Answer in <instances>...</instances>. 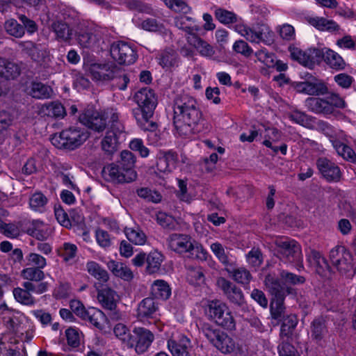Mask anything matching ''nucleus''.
<instances>
[{
    "label": "nucleus",
    "instance_id": "f257e3e1",
    "mask_svg": "<svg viewBox=\"0 0 356 356\" xmlns=\"http://www.w3.org/2000/svg\"><path fill=\"white\" fill-rule=\"evenodd\" d=\"M202 118L196 100L188 95H179L173 106V124L180 136L195 133V128Z\"/></svg>",
    "mask_w": 356,
    "mask_h": 356
},
{
    "label": "nucleus",
    "instance_id": "f03ea898",
    "mask_svg": "<svg viewBox=\"0 0 356 356\" xmlns=\"http://www.w3.org/2000/svg\"><path fill=\"white\" fill-rule=\"evenodd\" d=\"M88 137L89 134L84 128L70 127L54 134L51 143L57 148L74 150L83 144Z\"/></svg>",
    "mask_w": 356,
    "mask_h": 356
},
{
    "label": "nucleus",
    "instance_id": "7ed1b4c3",
    "mask_svg": "<svg viewBox=\"0 0 356 356\" xmlns=\"http://www.w3.org/2000/svg\"><path fill=\"white\" fill-rule=\"evenodd\" d=\"M92 78L96 81H109L118 79V88L124 90L129 82V79L119 67L110 63H92L89 67Z\"/></svg>",
    "mask_w": 356,
    "mask_h": 356
},
{
    "label": "nucleus",
    "instance_id": "20e7f679",
    "mask_svg": "<svg viewBox=\"0 0 356 356\" xmlns=\"http://www.w3.org/2000/svg\"><path fill=\"white\" fill-rule=\"evenodd\" d=\"M200 330L207 340L222 353L227 354L234 350L235 341L225 332L208 323H202Z\"/></svg>",
    "mask_w": 356,
    "mask_h": 356
},
{
    "label": "nucleus",
    "instance_id": "39448f33",
    "mask_svg": "<svg viewBox=\"0 0 356 356\" xmlns=\"http://www.w3.org/2000/svg\"><path fill=\"white\" fill-rule=\"evenodd\" d=\"M113 114L118 113L112 109L99 112L92 106H88L79 115V120L81 124L88 129L95 132L101 133L107 127L108 119V122L112 124Z\"/></svg>",
    "mask_w": 356,
    "mask_h": 356
},
{
    "label": "nucleus",
    "instance_id": "423d86ee",
    "mask_svg": "<svg viewBox=\"0 0 356 356\" xmlns=\"http://www.w3.org/2000/svg\"><path fill=\"white\" fill-rule=\"evenodd\" d=\"M205 313L218 325L229 330L235 329V321L227 305L218 300H208Z\"/></svg>",
    "mask_w": 356,
    "mask_h": 356
},
{
    "label": "nucleus",
    "instance_id": "0eeeda50",
    "mask_svg": "<svg viewBox=\"0 0 356 356\" xmlns=\"http://www.w3.org/2000/svg\"><path fill=\"white\" fill-rule=\"evenodd\" d=\"M236 31L251 42H262L271 45L275 41V33L265 24H258L256 27L250 28L244 24H237Z\"/></svg>",
    "mask_w": 356,
    "mask_h": 356
},
{
    "label": "nucleus",
    "instance_id": "6e6552de",
    "mask_svg": "<svg viewBox=\"0 0 356 356\" xmlns=\"http://www.w3.org/2000/svg\"><path fill=\"white\" fill-rule=\"evenodd\" d=\"M330 259L332 265L341 275L351 276L355 268L352 254L344 246L338 245L330 252Z\"/></svg>",
    "mask_w": 356,
    "mask_h": 356
},
{
    "label": "nucleus",
    "instance_id": "1a4fd4ad",
    "mask_svg": "<svg viewBox=\"0 0 356 356\" xmlns=\"http://www.w3.org/2000/svg\"><path fill=\"white\" fill-rule=\"evenodd\" d=\"M112 124L101 141V148L105 154L112 156L119 147V137L124 131L123 125L118 122V115H112Z\"/></svg>",
    "mask_w": 356,
    "mask_h": 356
},
{
    "label": "nucleus",
    "instance_id": "9d476101",
    "mask_svg": "<svg viewBox=\"0 0 356 356\" xmlns=\"http://www.w3.org/2000/svg\"><path fill=\"white\" fill-rule=\"evenodd\" d=\"M22 287H17L13 290L15 300L24 305L33 306L36 300L31 293L40 295L48 291L49 283L40 282L39 285H33L31 282H24Z\"/></svg>",
    "mask_w": 356,
    "mask_h": 356
},
{
    "label": "nucleus",
    "instance_id": "9b49d317",
    "mask_svg": "<svg viewBox=\"0 0 356 356\" xmlns=\"http://www.w3.org/2000/svg\"><path fill=\"white\" fill-rule=\"evenodd\" d=\"M71 308L76 315L82 320L89 322L99 330L104 329V323L106 321V317L101 310L95 307L86 309L79 301L72 302Z\"/></svg>",
    "mask_w": 356,
    "mask_h": 356
},
{
    "label": "nucleus",
    "instance_id": "f8f14e48",
    "mask_svg": "<svg viewBox=\"0 0 356 356\" xmlns=\"http://www.w3.org/2000/svg\"><path fill=\"white\" fill-rule=\"evenodd\" d=\"M134 101L138 108L134 111L138 113H144L147 117H152L157 105V98L154 91L148 87H145L138 90L134 95Z\"/></svg>",
    "mask_w": 356,
    "mask_h": 356
},
{
    "label": "nucleus",
    "instance_id": "ddd939ff",
    "mask_svg": "<svg viewBox=\"0 0 356 356\" xmlns=\"http://www.w3.org/2000/svg\"><path fill=\"white\" fill-rule=\"evenodd\" d=\"M111 57L120 65H130L137 58L136 53L127 42L118 41L111 46Z\"/></svg>",
    "mask_w": 356,
    "mask_h": 356
},
{
    "label": "nucleus",
    "instance_id": "4468645a",
    "mask_svg": "<svg viewBox=\"0 0 356 356\" xmlns=\"http://www.w3.org/2000/svg\"><path fill=\"white\" fill-rule=\"evenodd\" d=\"M281 259L289 263L302 261L300 245L294 240H280L276 243Z\"/></svg>",
    "mask_w": 356,
    "mask_h": 356
},
{
    "label": "nucleus",
    "instance_id": "2eb2a0df",
    "mask_svg": "<svg viewBox=\"0 0 356 356\" xmlns=\"http://www.w3.org/2000/svg\"><path fill=\"white\" fill-rule=\"evenodd\" d=\"M102 174L106 181L113 183H129L137 177L136 171H124L119 165L115 163L104 167Z\"/></svg>",
    "mask_w": 356,
    "mask_h": 356
},
{
    "label": "nucleus",
    "instance_id": "dca6fc26",
    "mask_svg": "<svg viewBox=\"0 0 356 356\" xmlns=\"http://www.w3.org/2000/svg\"><path fill=\"white\" fill-rule=\"evenodd\" d=\"M132 341L129 344V348H134L138 354L145 353L150 347L154 339L152 332L144 327H135L133 330Z\"/></svg>",
    "mask_w": 356,
    "mask_h": 356
},
{
    "label": "nucleus",
    "instance_id": "f3484780",
    "mask_svg": "<svg viewBox=\"0 0 356 356\" xmlns=\"http://www.w3.org/2000/svg\"><path fill=\"white\" fill-rule=\"evenodd\" d=\"M217 285L234 305L242 306L245 303V298L241 289L229 280L220 277L217 280Z\"/></svg>",
    "mask_w": 356,
    "mask_h": 356
},
{
    "label": "nucleus",
    "instance_id": "a211bd4d",
    "mask_svg": "<svg viewBox=\"0 0 356 356\" xmlns=\"http://www.w3.org/2000/svg\"><path fill=\"white\" fill-rule=\"evenodd\" d=\"M316 166L323 178L329 182H337L340 180L341 172L340 168L334 163L325 157L317 159Z\"/></svg>",
    "mask_w": 356,
    "mask_h": 356
},
{
    "label": "nucleus",
    "instance_id": "6ab92c4d",
    "mask_svg": "<svg viewBox=\"0 0 356 356\" xmlns=\"http://www.w3.org/2000/svg\"><path fill=\"white\" fill-rule=\"evenodd\" d=\"M264 284L273 298L285 297L286 294L293 293V289L281 284L280 280L274 275L268 274L265 277Z\"/></svg>",
    "mask_w": 356,
    "mask_h": 356
},
{
    "label": "nucleus",
    "instance_id": "aec40b11",
    "mask_svg": "<svg viewBox=\"0 0 356 356\" xmlns=\"http://www.w3.org/2000/svg\"><path fill=\"white\" fill-rule=\"evenodd\" d=\"M191 237L186 234H172L167 239L168 247L175 252L184 254L193 247Z\"/></svg>",
    "mask_w": 356,
    "mask_h": 356
},
{
    "label": "nucleus",
    "instance_id": "412c9836",
    "mask_svg": "<svg viewBox=\"0 0 356 356\" xmlns=\"http://www.w3.org/2000/svg\"><path fill=\"white\" fill-rule=\"evenodd\" d=\"M167 346L172 356H191V341L186 336L168 339Z\"/></svg>",
    "mask_w": 356,
    "mask_h": 356
},
{
    "label": "nucleus",
    "instance_id": "4be33fe9",
    "mask_svg": "<svg viewBox=\"0 0 356 356\" xmlns=\"http://www.w3.org/2000/svg\"><path fill=\"white\" fill-rule=\"evenodd\" d=\"M49 29L54 33L56 40L60 42H70L72 40V29L63 20H54L49 26Z\"/></svg>",
    "mask_w": 356,
    "mask_h": 356
},
{
    "label": "nucleus",
    "instance_id": "5701e85b",
    "mask_svg": "<svg viewBox=\"0 0 356 356\" xmlns=\"http://www.w3.org/2000/svg\"><path fill=\"white\" fill-rule=\"evenodd\" d=\"M0 318L6 327L13 332H19L20 321L15 312L10 309L5 303L0 305Z\"/></svg>",
    "mask_w": 356,
    "mask_h": 356
},
{
    "label": "nucleus",
    "instance_id": "b1692460",
    "mask_svg": "<svg viewBox=\"0 0 356 356\" xmlns=\"http://www.w3.org/2000/svg\"><path fill=\"white\" fill-rule=\"evenodd\" d=\"M327 319L324 316L315 318L311 323V337L316 342L322 341L328 333Z\"/></svg>",
    "mask_w": 356,
    "mask_h": 356
},
{
    "label": "nucleus",
    "instance_id": "393cba45",
    "mask_svg": "<svg viewBox=\"0 0 356 356\" xmlns=\"http://www.w3.org/2000/svg\"><path fill=\"white\" fill-rule=\"evenodd\" d=\"M159 64L165 70H170L179 65V58L177 52L171 49L167 48L161 51L157 57Z\"/></svg>",
    "mask_w": 356,
    "mask_h": 356
},
{
    "label": "nucleus",
    "instance_id": "a878e982",
    "mask_svg": "<svg viewBox=\"0 0 356 356\" xmlns=\"http://www.w3.org/2000/svg\"><path fill=\"white\" fill-rule=\"evenodd\" d=\"M26 233L39 241L46 240L50 235V229L47 225L42 220H33L30 222Z\"/></svg>",
    "mask_w": 356,
    "mask_h": 356
},
{
    "label": "nucleus",
    "instance_id": "bb28decb",
    "mask_svg": "<svg viewBox=\"0 0 356 356\" xmlns=\"http://www.w3.org/2000/svg\"><path fill=\"white\" fill-rule=\"evenodd\" d=\"M305 106L309 111L316 114L324 115L332 114V108L325 98L308 97L305 101Z\"/></svg>",
    "mask_w": 356,
    "mask_h": 356
},
{
    "label": "nucleus",
    "instance_id": "cd10ccee",
    "mask_svg": "<svg viewBox=\"0 0 356 356\" xmlns=\"http://www.w3.org/2000/svg\"><path fill=\"white\" fill-rule=\"evenodd\" d=\"M308 260L315 268L316 272L321 276L326 277L330 273V266L319 252L314 250H311Z\"/></svg>",
    "mask_w": 356,
    "mask_h": 356
},
{
    "label": "nucleus",
    "instance_id": "c85d7f7f",
    "mask_svg": "<svg viewBox=\"0 0 356 356\" xmlns=\"http://www.w3.org/2000/svg\"><path fill=\"white\" fill-rule=\"evenodd\" d=\"M158 303L152 298L143 299L138 305L137 316L142 319L145 318H153L158 311Z\"/></svg>",
    "mask_w": 356,
    "mask_h": 356
},
{
    "label": "nucleus",
    "instance_id": "c756f323",
    "mask_svg": "<svg viewBox=\"0 0 356 356\" xmlns=\"http://www.w3.org/2000/svg\"><path fill=\"white\" fill-rule=\"evenodd\" d=\"M116 293L110 288H103L98 291L97 300L102 307L107 310L114 311L117 307Z\"/></svg>",
    "mask_w": 356,
    "mask_h": 356
},
{
    "label": "nucleus",
    "instance_id": "7c9ffc66",
    "mask_svg": "<svg viewBox=\"0 0 356 356\" xmlns=\"http://www.w3.org/2000/svg\"><path fill=\"white\" fill-rule=\"evenodd\" d=\"M210 249L218 260L225 266V270L231 268L236 264V259L229 255V252H225L224 246L220 243H211Z\"/></svg>",
    "mask_w": 356,
    "mask_h": 356
},
{
    "label": "nucleus",
    "instance_id": "2f4dec72",
    "mask_svg": "<svg viewBox=\"0 0 356 356\" xmlns=\"http://www.w3.org/2000/svg\"><path fill=\"white\" fill-rule=\"evenodd\" d=\"M177 154L171 151L165 152L161 155L156 162V168L159 171L163 173L170 172L176 167Z\"/></svg>",
    "mask_w": 356,
    "mask_h": 356
},
{
    "label": "nucleus",
    "instance_id": "473e14b6",
    "mask_svg": "<svg viewBox=\"0 0 356 356\" xmlns=\"http://www.w3.org/2000/svg\"><path fill=\"white\" fill-rule=\"evenodd\" d=\"M236 263L231 268H227L225 270L232 278L238 284L244 286L248 285L252 280V276L250 271L244 267L236 268Z\"/></svg>",
    "mask_w": 356,
    "mask_h": 356
},
{
    "label": "nucleus",
    "instance_id": "72a5a7b5",
    "mask_svg": "<svg viewBox=\"0 0 356 356\" xmlns=\"http://www.w3.org/2000/svg\"><path fill=\"white\" fill-rule=\"evenodd\" d=\"M186 40L188 42L193 46L203 56L211 57L215 54L213 47L200 38L197 33L187 36Z\"/></svg>",
    "mask_w": 356,
    "mask_h": 356
},
{
    "label": "nucleus",
    "instance_id": "f704fd0d",
    "mask_svg": "<svg viewBox=\"0 0 356 356\" xmlns=\"http://www.w3.org/2000/svg\"><path fill=\"white\" fill-rule=\"evenodd\" d=\"M20 276L25 282H31L33 285H39L40 282H43L45 277L44 273L42 270L36 268L33 266H27L20 272Z\"/></svg>",
    "mask_w": 356,
    "mask_h": 356
},
{
    "label": "nucleus",
    "instance_id": "c9c22d12",
    "mask_svg": "<svg viewBox=\"0 0 356 356\" xmlns=\"http://www.w3.org/2000/svg\"><path fill=\"white\" fill-rule=\"evenodd\" d=\"M41 113L53 118H63L66 115L65 107L59 102L43 104L41 107Z\"/></svg>",
    "mask_w": 356,
    "mask_h": 356
},
{
    "label": "nucleus",
    "instance_id": "e433bc0d",
    "mask_svg": "<svg viewBox=\"0 0 356 356\" xmlns=\"http://www.w3.org/2000/svg\"><path fill=\"white\" fill-rule=\"evenodd\" d=\"M151 292L153 296L152 298L165 300L171 295V289L165 281L157 280L153 282Z\"/></svg>",
    "mask_w": 356,
    "mask_h": 356
},
{
    "label": "nucleus",
    "instance_id": "4c0bfd02",
    "mask_svg": "<svg viewBox=\"0 0 356 356\" xmlns=\"http://www.w3.org/2000/svg\"><path fill=\"white\" fill-rule=\"evenodd\" d=\"M193 24V19L191 17L180 15L174 18V24L179 29L183 30L187 34V36L195 35L199 31V28Z\"/></svg>",
    "mask_w": 356,
    "mask_h": 356
},
{
    "label": "nucleus",
    "instance_id": "58836bf2",
    "mask_svg": "<svg viewBox=\"0 0 356 356\" xmlns=\"http://www.w3.org/2000/svg\"><path fill=\"white\" fill-rule=\"evenodd\" d=\"M86 270L91 276L99 282H106L108 280L109 276L107 271L95 261H88L86 265Z\"/></svg>",
    "mask_w": 356,
    "mask_h": 356
},
{
    "label": "nucleus",
    "instance_id": "ea45409f",
    "mask_svg": "<svg viewBox=\"0 0 356 356\" xmlns=\"http://www.w3.org/2000/svg\"><path fill=\"white\" fill-rule=\"evenodd\" d=\"M331 68L340 70L345 67L346 63L342 57L337 52L325 49V60Z\"/></svg>",
    "mask_w": 356,
    "mask_h": 356
},
{
    "label": "nucleus",
    "instance_id": "a19ab883",
    "mask_svg": "<svg viewBox=\"0 0 356 356\" xmlns=\"http://www.w3.org/2000/svg\"><path fill=\"white\" fill-rule=\"evenodd\" d=\"M2 70L0 72V77L6 79H14L20 74V68L15 63L10 62L5 58L2 66Z\"/></svg>",
    "mask_w": 356,
    "mask_h": 356
},
{
    "label": "nucleus",
    "instance_id": "79ce46f5",
    "mask_svg": "<svg viewBox=\"0 0 356 356\" xmlns=\"http://www.w3.org/2000/svg\"><path fill=\"white\" fill-rule=\"evenodd\" d=\"M4 29L8 35L16 38H21L25 34L24 26L15 19L6 20L4 23Z\"/></svg>",
    "mask_w": 356,
    "mask_h": 356
},
{
    "label": "nucleus",
    "instance_id": "37998d69",
    "mask_svg": "<svg viewBox=\"0 0 356 356\" xmlns=\"http://www.w3.org/2000/svg\"><path fill=\"white\" fill-rule=\"evenodd\" d=\"M163 261V255L159 252H152L147 257V272L149 274L155 273L160 269Z\"/></svg>",
    "mask_w": 356,
    "mask_h": 356
},
{
    "label": "nucleus",
    "instance_id": "c03bdc74",
    "mask_svg": "<svg viewBox=\"0 0 356 356\" xmlns=\"http://www.w3.org/2000/svg\"><path fill=\"white\" fill-rule=\"evenodd\" d=\"M333 147L337 154L342 156L345 160L354 163L356 161V154L355 151L349 146L341 143L340 141H334Z\"/></svg>",
    "mask_w": 356,
    "mask_h": 356
},
{
    "label": "nucleus",
    "instance_id": "a18cd8bd",
    "mask_svg": "<svg viewBox=\"0 0 356 356\" xmlns=\"http://www.w3.org/2000/svg\"><path fill=\"white\" fill-rule=\"evenodd\" d=\"M289 51L292 59L305 67H311L312 61L309 59V51H305L294 46H290Z\"/></svg>",
    "mask_w": 356,
    "mask_h": 356
},
{
    "label": "nucleus",
    "instance_id": "49530a36",
    "mask_svg": "<svg viewBox=\"0 0 356 356\" xmlns=\"http://www.w3.org/2000/svg\"><path fill=\"white\" fill-rule=\"evenodd\" d=\"M51 88L40 82H33L31 85V95L36 99H46L51 96Z\"/></svg>",
    "mask_w": 356,
    "mask_h": 356
},
{
    "label": "nucleus",
    "instance_id": "de8ad7c7",
    "mask_svg": "<svg viewBox=\"0 0 356 356\" xmlns=\"http://www.w3.org/2000/svg\"><path fill=\"white\" fill-rule=\"evenodd\" d=\"M134 115L137 121L138 125L141 129L147 131L149 133L157 130V124L155 122L150 120L152 117H147L144 113H138V111H134Z\"/></svg>",
    "mask_w": 356,
    "mask_h": 356
},
{
    "label": "nucleus",
    "instance_id": "09e8293b",
    "mask_svg": "<svg viewBox=\"0 0 356 356\" xmlns=\"http://www.w3.org/2000/svg\"><path fill=\"white\" fill-rule=\"evenodd\" d=\"M284 298L285 297H281L273 299L270 303V314L273 318L282 321V318L285 316Z\"/></svg>",
    "mask_w": 356,
    "mask_h": 356
},
{
    "label": "nucleus",
    "instance_id": "8fccbe9b",
    "mask_svg": "<svg viewBox=\"0 0 356 356\" xmlns=\"http://www.w3.org/2000/svg\"><path fill=\"white\" fill-rule=\"evenodd\" d=\"M47 202V197L41 192H35L29 198V206L32 210L35 211H44Z\"/></svg>",
    "mask_w": 356,
    "mask_h": 356
},
{
    "label": "nucleus",
    "instance_id": "3c124183",
    "mask_svg": "<svg viewBox=\"0 0 356 356\" xmlns=\"http://www.w3.org/2000/svg\"><path fill=\"white\" fill-rule=\"evenodd\" d=\"M136 163V156L129 150H123L120 154V160L119 165L124 171H135L134 165Z\"/></svg>",
    "mask_w": 356,
    "mask_h": 356
},
{
    "label": "nucleus",
    "instance_id": "603ef678",
    "mask_svg": "<svg viewBox=\"0 0 356 356\" xmlns=\"http://www.w3.org/2000/svg\"><path fill=\"white\" fill-rule=\"evenodd\" d=\"M125 234L128 240L135 245H142L146 242V235L139 228H127Z\"/></svg>",
    "mask_w": 356,
    "mask_h": 356
},
{
    "label": "nucleus",
    "instance_id": "864d4df0",
    "mask_svg": "<svg viewBox=\"0 0 356 356\" xmlns=\"http://www.w3.org/2000/svg\"><path fill=\"white\" fill-rule=\"evenodd\" d=\"M47 259L40 254L30 252L26 255L25 265L26 266H33L42 270L47 266Z\"/></svg>",
    "mask_w": 356,
    "mask_h": 356
},
{
    "label": "nucleus",
    "instance_id": "5fc2aeb1",
    "mask_svg": "<svg viewBox=\"0 0 356 356\" xmlns=\"http://www.w3.org/2000/svg\"><path fill=\"white\" fill-rule=\"evenodd\" d=\"M140 27L149 32H163L165 26L162 22L156 18L148 17L142 21Z\"/></svg>",
    "mask_w": 356,
    "mask_h": 356
},
{
    "label": "nucleus",
    "instance_id": "6e6d98bb",
    "mask_svg": "<svg viewBox=\"0 0 356 356\" xmlns=\"http://www.w3.org/2000/svg\"><path fill=\"white\" fill-rule=\"evenodd\" d=\"M188 253L189 254V257L199 261H207L210 257L207 250L201 244L195 241H193V247L190 248Z\"/></svg>",
    "mask_w": 356,
    "mask_h": 356
},
{
    "label": "nucleus",
    "instance_id": "4d7b16f0",
    "mask_svg": "<svg viewBox=\"0 0 356 356\" xmlns=\"http://www.w3.org/2000/svg\"><path fill=\"white\" fill-rule=\"evenodd\" d=\"M280 279L285 286H287L288 284H300L305 282V278L303 276L297 275L284 270L280 271Z\"/></svg>",
    "mask_w": 356,
    "mask_h": 356
},
{
    "label": "nucleus",
    "instance_id": "13d9d810",
    "mask_svg": "<svg viewBox=\"0 0 356 356\" xmlns=\"http://www.w3.org/2000/svg\"><path fill=\"white\" fill-rule=\"evenodd\" d=\"M77 246L75 244L65 242L58 249V256L65 261H69L76 256Z\"/></svg>",
    "mask_w": 356,
    "mask_h": 356
},
{
    "label": "nucleus",
    "instance_id": "bf43d9fd",
    "mask_svg": "<svg viewBox=\"0 0 356 356\" xmlns=\"http://www.w3.org/2000/svg\"><path fill=\"white\" fill-rule=\"evenodd\" d=\"M156 221L162 227L169 230L176 229L178 225L177 220L172 216L161 211L156 214Z\"/></svg>",
    "mask_w": 356,
    "mask_h": 356
},
{
    "label": "nucleus",
    "instance_id": "052dcab7",
    "mask_svg": "<svg viewBox=\"0 0 356 356\" xmlns=\"http://www.w3.org/2000/svg\"><path fill=\"white\" fill-rule=\"evenodd\" d=\"M216 18L223 24H233L237 22V15L233 12L223 8H217L215 10Z\"/></svg>",
    "mask_w": 356,
    "mask_h": 356
},
{
    "label": "nucleus",
    "instance_id": "680f3d73",
    "mask_svg": "<svg viewBox=\"0 0 356 356\" xmlns=\"http://www.w3.org/2000/svg\"><path fill=\"white\" fill-rule=\"evenodd\" d=\"M113 332L116 337L121 340L124 343H125L127 347L131 343L130 341L133 342V340H131L133 334L129 332V329L124 324H117L114 327Z\"/></svg>",
    "mask_w": 356,
    "mask_h": 356
},
{
    "label": "nucleus",
    "instance_id": "e2e57ef3",
    "mask_svg": "<svg viewBox=\"0 0 356 356\" xmlns=\"http://www.w3.org/2000/svg\"><path fill=\"white\" fill-rule=\"evenodd\" d=\"M136 193L140 197L154 203L161 202L162 197L161 195L159 192L151 190L148 188H138L136 190Z\"/></svg>",
    "mask_w": 356,
    "mask_h": 356
},
{
    "label": "nucleus",
    "instance_id": "0e129e2a",
    "mask_svg": "<svg viewBox=\"0 0 356 356\" xmlns=\"http://www.w3.org/2000/svg\"><path fill=\"white\" fill-rule=\"evenodd\" d=\"M247 262L253 268H259L263 263L264 257L261 251L259 248H253L246 254Z\"/></svg>",
    "mask_w": 356,
    "mask_h": 356
},
{
    "label": "nucleus",
    "instance_id": "69168bd1",
    "mask_svg": "<svg viewBox=\"0 0 356 356\" xmlns=\"http://www.w3.org/2000/svg\"><path fill=\"white\" fill-rule=\"evenodd\" d=\"M0 229L1 233L8 238H15L19 236V229L14 223H6L0 219Z\"/></svg>",
    "mask_w": 356,
    "mask_h": 356
},
{
    "label": "nucleus",
    "instance_id": "338daca9",
    "mask_svg": "<svg viewBox=\"0 0 356 356\" xmlns=\"http://www.w3.org/2000/svg\"><path fill=\"white\" fill-rule=\"evenodd\" d=\"M257 59L268 67H274L275 56L266 49H261L255 53Z\"/></svg>",
    "mask_w": 356,
    "mask_h": 356
},
{
    "label": "nucleus",
    "instance_id": "774afa93",
    "mask_svg": "<svg viewBox=\"0 0 356 356\" xmlns=\"http://www.w3.org/2000/svg\"><path fill=\"white\" fill-rule=\"evenodd\" d=\"M279 356H300L298 350L291 343H279L277 346Z\"/></svg>",
    "mask_w": 356,
    "mask_h": 356
}]
</instances>
